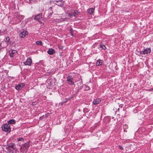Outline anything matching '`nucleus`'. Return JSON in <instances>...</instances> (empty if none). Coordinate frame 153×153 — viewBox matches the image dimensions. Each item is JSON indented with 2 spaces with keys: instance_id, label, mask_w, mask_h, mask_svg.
I'll return each instance as SVG.
<instances>
[{
  "instance_id": "obj_1",
  "label": "nucleus",
  "mask_w": 153,
  "mask_h": 153,
  "mask_svg": "<svg viewBox=\"0 0 153 153\" xmlns=\"http://www.w3.org/2000/svg\"><path fill=\"white\" fill-rule=\"evenodd\" d=\"M2 130L6 132L10 131V126L9 124L6 123L3 124L2 126Z\"/></svg>"
},
{
  "instance_id": "obj_2",
  "label": "nucleus",
  "mask_w": 153,
  "mask_h": 153,
  "mask_svg": "<svg viewBox=\"0 0 153 153\" xmlns=\"http://www.w3.org/2000/svg\"><path fill=\"white\" fill-rule=\"evenodd\" d=\"M79 14L78 11L77 10H71L70 11L69 13H68V16L70 18H72L73 16H75L76 15Z\"/></svg>"
},
{
  "instance_id": "obj_3",
  "label": "nucleus",
  "mask_w": 153,
  "mask_h": 153,
  "mask_svg": "<svg viewBox=\"0 0 153 153\" xmlns=\"http://www.w3.org/2000/svg\"><path fill=\"white\" fill-rule=\"evenodd\" d=\"M30 146L29 141L27 142L24 144L21 147V151H25V150H27Z\"/></svg>"
},
{
  "instance_id": "obj_4",
  "label": "nucleus",
  "mask_w": 153,
  "mask_h": 153,
  "mask_svg": "<svg viewBox=\"0 0 153 153\" xmlns=\"http://www.w3.org/2000/svg\"><path fill=\"white\" fill-rule=\"evenodd\" d=\"M73 77L71 76H69L67 78V81L68 82V84L69 85H73L74 84V82H73Z\"/></svg>"
},
{
  "instance_id": "obj_5",
  "label": "nucleus",
  "mask_w": 153,
  "mask_h": 153,
  "mask_svg": "<svg viewBox=\"0 0 153 153\" xmlns=\"http://www.w3.org/2000/svg\"><path fill=\"white\" fill-rule=\"evenodd\" d=\"M151 49L149 48H147L143 51H140V53L141 54H148L150 53Z\"/></svg>"
},
{
  "instance_id": "obj_6",
  "label": "nucleus",
  "mask_w": 153,
  "mask_h": 153,
  "mask_svg": "<svg viewBox=\"0 0 153 153\" xmlns=\"http://www.w3.org/2000/svg\"><path fill=\"white\" fill-rule=\"evenodd\" d=\"M54 2L56 4L61 7L62 6L63 4V2L62 0H55Z\"/></svg>"
},
{
  "instance_id": "obj_7",
  "label": "nucleus",
  "mask_w": 153,
  "mask_h": 153,
  "mask_svg": "<svg viewBox=\"0 0 153 153\" xmlns=\"http://www.w3.org/2000/svg\"><path fill=\"white\" fill-rule=\"evenodd\" d=\"M28 34V33L27 31L23 30L21 31L19 34V36L23 38H24L26 35H27Z\"/></svg>"
},
{
  "instance_id": "obj_8",
  "label": "nucleus",
  "mask_w": 153,
  "mask_h": 153,
  "mask_svg": "<svg viewBox=\"0 0 153 153\" xmlns=\"http://www.w3.org/2000/svg\"><path fill=\"white\" fill-rule=\"evenodd\" d=\"M32 63L31 59L30 58H28L26 61L24 62V64L25 65H30Z\"/></svg>"
},
{
  "instance_id": "obj_9",
  "label": "nucleus",
  "mask_w": 153,
  "mask_h": 153,
  "mask_svg": "<svg viewBox=\"0 0 153 153\" xmlns=\"http://www.w3.org/2000/svg\"><path fill=\"white\" fill-rule=\"evenodd\" d=\"M4 151L7 153L10 152L12 150L9 147H8V145H7L4 146Z\"/></svg>"
},
{
  "instance_id": "obj_10",
  "label": "nucleus",
  "mask_w": 153,
  "mask_h": 153,
  "mask_svg": "<svg viewBox=\"0 0 153 153\" xmlns=\"http://www.w3.org/2000/svg\"><path fill=\"white\" fill-rule=\"evenodd\" d=\"M17 53V51L16 50H12L11 52L10 53V56L11 57H13L16 56Z\"/></svg>"
},
{
  "instance_id": "obj_11",
  "label": "nucleus",
  "mask_w": 153,
  "mask_h": 153,
  "mask_svg": "<svg viewBox=\"0 0 153 153\" xmlns=\"http://www.w3.org/2000/svg\"><path fill=\"white\" fill-rule=\"evenodd\" d=\"M42 14L41 13L39 14L36 16L34 18V19L36 21H39L40 19L42 18Z\"/></svg>"
},
{
  "instance_id": "obj_12",
  "label": "nucleus",
  "mask_w": 153,
  "mask_h": 153,
  "mask_svg": "<svg viewBox=\"0 0 153 153\" xmlns=\"http://www.w3.org/2000/svg\"><path fill=\"white\" fill-rule=\"evenodd\" d=\"M55 52V50L52 48L49 49L47 51L48 53L50 55H53Z\"/></svg>"
},
{
  "instance_id": "obj_13",
  "label": "nucleus",
  "mask_w": 153,
  "mask_h": 153,
  "mask_svg": "<svg viewBox=\"0 0 153 153\" xmlns=\"http://www.w3.org/2000/svg\"><path fill=\"white\" fill-rule=\"evenodd\" d=\"M101 100L100 99H97L94 100L93 103L94 105H96L99 104L101 101Z\"/></svg>"
},
{
  "instance_id": "obj_14",
  "label": "nucleus",
  "mask_w": 153,
  "mask_h": 153,
  "mask_svg": "<svg viewBox=\"0 0 153 153\" xmlns=\"http://www.w3.org/2000/svg\"><path fill=\"white\" fill-rule=\"evenodd\" d=\"M24 86V84L23 83L21 84H19L17 86H16V89L18 90L23 87Z\"/></svg>"
},
{
  "instance_id": "obj_15",
  "label": "nucleus",
  "mask_w": 153,
  "mask_h": 153,
  "mask_svg": "<svg viewBox=\"0 0 153 153\" xmlns=\"http://www.w3.org/2000/svg\"><path fill=\"white\" fill-rule=\"evenodd\" d=\"M94 10L95 8H90L88 10V12L90 14H93Z\"/></svg>"
},
{
  "instance_id": "obj_16",
  "label": "nucleus",
  "mask_w": 153,
  "mask_h": 153,
  "mask_svg": "<svg viewBox=\"0 0 153 153\" xmlns=\"http://www.w3.org/2000/svg\"><path fill=\"white\" fill-rule=\"evenodd\" d=\"M8 124H15L16 123V121L14 119H11L9 120L8 122Z\"/></svg>"
},
{
  "instance_id": "obj_17",
  "label": "nucleus",
  "mask_w": 153,
  "mask_h": 153,
  "mask_svg": "<svg viewBox=\"0 0 153 153\" xmlns=\"http://www.w3.org/2000/svg\"><path fill=\"white\" fill-rule=\"evenodd\" d=\"M7 145L8 147H9L10 148H12L13 149H14L15 144L13 143H10Z\"/></svg>"
},
{
  "instance_id": "obj_18",
  "label": "nucleus",
  "mask_w": 153,
  "mask_h": 153,
  "mask_svg": "<svg viewBox=\"0 0 153 153\" xmlns=\"http://www.w3.org/2000/svg\"><path fill=\"white\" fill-rule=\"evenodd\" d=\"M99 48V49L100 50H105L106 48V46L102 44H100V47Z\"/></svg>"
},
{
  "instance_id": "obj_19",
  "label": "nucleus",
  "mask_w": 153,
  "mask_h": 153,
  "mask_svg": "<svg viewBox=\"0 0 153 153\" xmlns=\"http://www.w3.org/2000/svg\"><path fill=\"white\" fill-rule=\"evenodd\" d=\"M102 64V62H101V60L100 59L97 60L96 63V65L98 66L101 65Z\"/></svg>"
},
{
  "instance_id": "obj_20",
  "label": "nucleus",
  "mask_w": 153,
  "mask_h": 153,
  "mask_svg": "<svg viewBox=\"0 0 153 153\" xmlns=\"http://www.w3.org/2000/svg\"><path fill=\"white\" fill-rule=\"evenodd\" d=\"M36 43L37 45H42V42L41 41H38L36 42Z\"/></svg>"
},
{
  "instance_id": "obj_21",
  "label": "nucleus",
  "mask_w": 153,
  "mask_h": 153,
  "mask_svg": "<svg viewBox=\"0 0 153 153\" xmlns=\"http://www.w3.org/2000/svg\"><path fill=\"white\" fill-rule=\"evenodd\" d=\"M5 39H6L5 42H9L10 38L9 36H7V37Z\"/></svg>"
},
{
  "instance_id": "obj_22",
  "label": "nucleus",
  "mask_w": 153,
  "mask_h": 153,
  "mask_svg": "<svg viewBox=\"0 0 153 153\" xmlns=\"http://www.w3.org/2000/svg\"><path fill=\"white\" fill-rule=\"evenodd\" d=\"M45 117H46V116L45 115H43L40 117L39 118V119L40 120H42L43 119L45 118Z\"/></svg>"
},
{
  "instance_id": "obj_23",
  "label": "nucleus",
  "mask_w": 153,
  "mask_h": 153,
  "mask_svg": "<svg viewBox=\"0 0 153 153\" xmlns=\"http://www.w3.org/2000/svg\"><path fill=\"white\" fill-rule=\"evenodd\" d=\"M53 11H49V13L48 14V17L50 16L51 17L52 14H53Z\"/></svg>"
},
{
  "instance_id": "obj_24",
  "label": "nucleus",
  "mask_w": 153,
  "mask_h": 153,
  "mask_svg": "<svg viewBox=\"0 0 153 153\" xmlns=\"http://www.w3.org/2000/svg\"><path fill=\"white\" fill-rule=\"evenodd\" d=\"M24 140V138L22 137H19L18 138V140L19 141H23Z\"/></svg>"
},
{
  "instance_id": "obj_25",
  "label": "nucleus",
  "mask_w": 153,
  "mask_h": 153,
  "mask_svg": "<svg viewBox=\"0 0 153 153\" xmlns=\"http://www.w3.org/2000/svg\"><path fill=\"white\" fill-rule=\"evenodd\" d=\"M119 147V148L121 149V150H123V147H122L121 146H118Z\"/></svg>"
},
{
  "instance_id": "obj_26",
  "label": "nucleus",
  "mask_w": 153,
  "mask_h": 153,
  "mask_svg": "<svg viewBox=\"0 0 153 153\" xmlns=\"http://www.w3.org/2000/svg\"><path fill=\"white\" fill-rule=\"evenodd\" d=\"M52 7H50L49 8V10H50V11H53L52 10Z\"/></svg>"
},
{
  "instance_id": "obj_27",
  "label": "nucleus",
  "mask_w": 153,
  "mask_h": 153,
  "mask_svg": "<svg viewBox=\"0 0 153 153\" xmlns=\"http://www.w3.org/2000/svg\"><path fill=\"white\" fill-rule=\"evenodd\" d=\"M38 22L40 24H42V22L40 21V20H39V21H38Z\"/></svg>"
},
{
  "instance_id": "obj_28",
  "label": "nucleus",
  "mask_w": 153,
  "mask_h": 153,
  "mask_svg": "<svg viewBox=\"0 0 153 153\" xmlns=\"http://www.w3.org/2000/svg\"><path fill=\"white\" fill-rule=\"evenodd\" d=\"M68 100H66L65 101H63L62 102H63V103H64L65 102H67V101Z\"/></svg>"
},
{
  "instance_id": "obj_29",
  "label": "nucleus",
  "mask_w": 153,
  "mask_h": 153,
  "mask_svg": "<svg viewBox=\"0 0 153 153\" xmlns=\"http://www.w3.org/2000/svg\"><path fill=\"white\" fill-rule=\"evenodd\" d=\"M87 109V108H85L84 109H83V111H85Z\"/></svg>"
},
{
  "instance_id": "obj_30",
  "label": "nucleus",
  "mask_w": 153,
  "mask_h": 153,
  "mask_svg": "<svg viewBox=\"0 0 153 153\" xmlns=\"http://www.w3.org/2000/svg\"><path fill=\"white\" fill-rule=\"evenodd\" d=\"M1 47H2L1 46V43H0V49L1 48Z\"/></svg>"
},
{
  "instance_id": "obj_31",
  "label": "nucleus",
  "mask_w": 153,
  "mask_h": 153,
  "mask_svg": "<svg viewBox=\"0 0 153 153\" xmlns=\"http://www.w3.org/2000/svg\"><path fill=\"white\" fill-rule=\"evenodd\" d=\"M1 33V30H0V35H1L2 34Z\"/></svg>"
},
{
  "instance_id": "obj_32",
  "label": "nucleus",
  "mask_w": 153,
  "mask_h": 153,
  "mask_svg": "<svg viewBox=\"0 0 153 153\" xmlns=\"http://www.w3.org/2000/svg\"><path fill=\"white\" fill-rule=\"evenodd\" d=\"M64 103H63V102H61V105H62Z\"/></svg>"
},
{
  "instance_id": "obj_33",
  "label": "nucleus",
  "mask_w": 153,
  "mask_h": 153,
  "mask_svg": "<svg viewBox=\"0 0 153 153\" xmlns=\"http://www.w3.org/2000/svg\"><path fill=\"white\" fill-rule=\"evenodd\" d=\"M29 1H32L33 0H29Z\"/></svg>"
}]
</instances>
